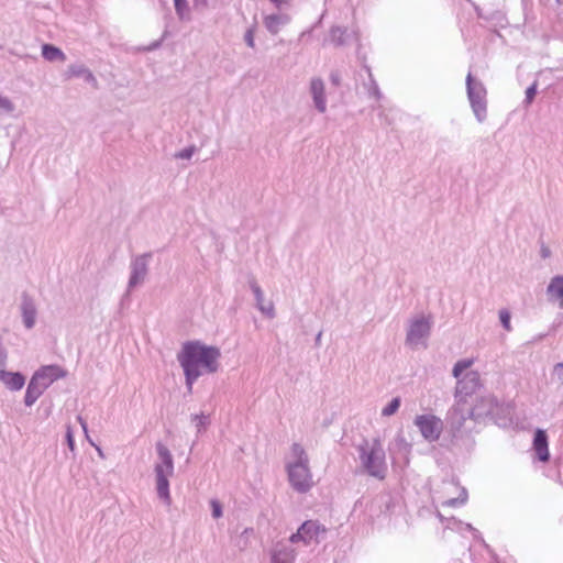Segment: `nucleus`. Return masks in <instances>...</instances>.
Returning <instances> with one entry per match:
<instances>
[{
    "label": "nucleus",
    "instance_id": "e433bc0d",
    "mask_svg": "<svg viewBox=\"0 0 563 563\" xmlns=\"http://www.w3.org/2000/svg\"><path fill=\"white\" fill-rule=\"evenodd\" d=\"M537 82H533L530 87L527 88L526 90V99H525V106L526 107H529L534 97H536V93H537Z\"/></svg>",
    "mask_w": 563,
    "mask_h": 563
},
{
    "label": "nucleus",
    "instance_id": "4c0bfd02",
    "mask_svg": "<svg viewBox=\"0 0 563 563\" xmlns=\"http://www.w3.org/2000/svg\"><path fill=\"white\" fill-rule=\"evenodd\" d=\"M195 152H196V147L189 146V147H186V148L181 150L180 152L176 153L175 157L180 158V159H190Z\"/></svg>",
    "mask_w": 563,
    "mask_h": 563
},
{
    "label": "nucleus",
    "instance_id": "f704fd0d",
    "mask_svg": "<svg viewBox=\"0 0 563 563\" xmlns=\"http://www.w3.org/2000/svg\"><path fill=\"white\" fill-rule=\"evenodd\" d=\"M210 507H211V510H212V517L214 519H219V518L222 517V515H223V507H222L221 503L218 499H211L210 500Z\"/></svg>",
    "mask_w": 563,
    "mask_h": 563
},
{
    "label": "nucleus",
    "instance_id": "393cba45",
    "mask_svg": "<svg viewBox=\"0 0 563 563\" xmlns=\"http://www.w3.org/2000/svg\"><path fill=\"white\" fill-rule=\"evenodd\" d=\"M174 5L179 20H190V9L187 0H174Z\"/></svg>",
    "mask_w": 563,
    "mask_h": 563
},
{
    "label": "nucleus",
    "instance_id": "ddd939ff",
    "mask_svg": "<svg viewBox=\"0 0 563 563\" xmlns=\"http://www.w3.org/2000/svg\"><path fill=\"white\" fill-rule=\"evenodd\" d=\"M308 91L312 99L314 109L319 113H324L327 111V95L323 79L320 77H312L309 81Z\"/></svg>",
    "mask_w": 563,
    "mask_h": 563
},
{
    "label": "nucleus",
    "instance_id": "a211bd4d",
    "mask_svg": "<svg viewBox=\"0 0 563 563\" xmlns=\"http://www.w3.org/2000/svg\"><path fill=\"white\" fill-rule=\"evenodd\" d=\"M0 382L10 390L22 389L25 384V377L19 372H9L5 367H0Z\"/></svg>",
    "mask_w": 563,
    "mask_h": 563
},
{
    "label": "nucleus",
    "instance_id": "c85d7f7f",
    "mask_svg": "<svg viewBox=\"0 0 563 563\" xmlns=\"http://www.w3.org/2000/svg\"><path fill=\"white\" fill-rule=\"evenodd\" d=\"M551 382L558 386L563 385V363H556L551 373Z\"/></svg>",
    "mask_w": 563,
    "mask_h": 563
},
{
    "label": "nucleus",
    "instance_id": "c03bdc74",
    "mask_svg": "<svg viewBox=\"0 0 563 563\" xmlns=\"http://www.w3.org/2000/svg\"><path fill=\"white\" fill-rule=\"evenodd\" d=\"M277 8H280L283 4L287 3V0H271Z\"/></svg>",
    "mask_w": 563,
    "mask_h": 563
},
{
    "label": "nucleus",
    "instance_id": "412c9836",
    "mask_svg": "<svg viewBox=\"0 0 563 563\" xmlns=\"http://www.w3.org/2000/svg\"><path fill=\"white\" fill-rule=\"evenodd\" d=\"M533 450L537 454V457L541 462H548L550 459L549 448H548V435L544 430L538 429L534 433L533 438Z\"/></svg>",
    "mask_w": 563,
    "mask_h": 563
},
{
    "label": "nucleus",
    "instance_id": "49530a36",
    "mask_svg": "<svg viewBox=\"0 0 563 563\" xmlns=\"http://www.w3.org/2000/svg\"><path fill=\"white\" fill-rule=\"evenodd\" d=\"M320 338H321V333H319L316 338V342L318 343L320 341Z\"/></svg>",
    "mask_w": 563,
    "mask_h": 563
},
{
    "label": "nucleus",
    "instance_id": "37998d69",
    "mask_svg": "<svg viewBox=\"0 0 563 563\" xmlns=\"http://www.w3.org/2000/svg\"><path fill=\"white\" fill-rule=\"evenodd\" d=\"M330 79L333 85L338 86L340 84V76L336 73H332Z\"/></svg>",
    "mask_w": 563,
    "mask_h": 563
},
{
    "label": "nucleus",
    "instance_id": "7c9ffc66",
    "mask_svg": "<svg viewBox=\"0 0 563 563\" xmlns=\"http://www.w3.org/2000/svg\"><path fill=\"white\" fill-rule=\"evenodd\" d=\"M473 364V360H461L455 363L452 374L455 378H459L461 374Z\"/></svg>",
    "mask_w": 563,
    "mask_h": 563
},
{
    "label": "nucleus",
    "instance_id": "b1692460",
    "mask_svg": "<svg viewBox=\"0 0 563 563\" xmlns=\"http://www.w3.org/2000/svg\"><path fill=\"white\" fill-rule=\"evenodd\" d=\"M42 56L48 62L64 63L66 60L65 53L52 44L42 45Z\"/></svg>",
    "mask_w": 563,
    "mask_h": 563
},
{
    "label": "nucleus",
    "instance_id": "a18cd8bd",
    "mask_svg": "<svg viewBox=\"0 0 563 563\" xmlns=\"http://www.w3.org/2000/svg\"><path fill=\"white\" fill-rule=\"evenodd\" d=\"M373 93L376 98H379V90L378 88L375 86L374 90H373Z\"/></svg>",
    "mask_w": 563,
    "mask_h": 563
},
{
    "label": "nucleus",
    "instance_id": "dca6fc26",
    "mask_svg": "<svg viewBox=\"0 0 563 563\" xmlns=\"http://www.w3.org/2000/svg\"><path fill=\"white\" fill-rule=\"evenodd\" d=\"M65 77L70 79L73 77L81 78L84 81L89 84L93 89H98V80L92 74V71L86 67L84 64H73L67 67L65 71Z\"/></svg>",
    "mask_w": 563,
    "mask_h": 563
},
{
    "label": "nucleus",
    "instance_id": "bb28decb",
    "mask_svg": "<svg viewBox=\"0 0 563 563\" xmlns=\"http://www.w3.org/2000/svg\"><path fill=\"white\" fill-rule=\"evenodd\" d=\"M346 33V30L345 29H342L340 26H334L331 29V32H330V35H331V41L335 44V45H343L345 43V40H344V35Z\"/></svg>",
    "mask_w": 563,
    "mask_h": 563
},
{
    "label": "nucleus",
    "instance_id": "4468645a",
    "mask_svg": "<svg viewBox=\"0 0 563 563\" xmlns=\"http://www.w3.org/2000/svg\"><path fill=\"white\" fill-rule=\"evenodd\" d=\"M481 386V376L476 371H471L457 382L455 398H464L475 393Z\"/></svg>",
    "mask_w": 563,
    "mask_h": 563
},
{
    "label": "nucleus",
    "instance_id": "2eb2a0df",
    "mask_svg": "<svg viewBox=\"0 0 563 563\" xmlns=\"http://www.w3.org/2000/svg\"><path fill=\"white\" fill-rule=\"evenodd\" d=\"M67 372L59 365H46L37 369L33 377L46 389L52 383L58 378H63Z\"/></svg>",
    "mask_w": 563,
    "mask_h": 563
},
{
    "label": "nucleus",
    "instance_id": "c756f323",
    "mask_svg": "<svg viewBox=\"0 0 563 563\" xmlns=\"http://www.w3.org/2000/svg\"><path fill=\"white\" fill-rule=\"evenodd\" d=\"M399 407H400V398L399 397H395V398H393L390 400V402L386 407L383 408L382 416L390 417V416H393L394 413L397 412Z\"/></svg>",
    "mask_w": 563,
    "mask_h": 563
},
{
    "label": "nucleus",
    "instance_id": "72a5a7b5",
    "mask_svg": "<svg viewBox=\"0 0 563 563\" xmlns=\"http://www.w3.org/2000/svg\"><path fill=\"white\" fill-rule=\"evenodd\" d=\"M498 316H499V320H500L504 329L506 331H511L512 327L510 323V319H511L510 312L507 309H501V310H499Z\"/></svg>",
    "mask_w": 563,
    "mask_h": 563
},
{
    "label": "nucleus",
    "instance_id": "0eeeda50",
    "mask_svg": "<svg viewBox=\"0 0 563 563\" xmlns=\"http://www.w3.org/2000/svg\"><path fill=\"white\" fill-rule=\"evenodd\" d=\"M413 424L418 428L422 438L428 442L438 441L444 428L442 419L433 413L416 416Z\"/></svg>",
    "mask_w": 563,
    "mask_h": 563
},
{
    "label": "nucleus",
    "instance_id": "ea45409f",
    "mask_svg": "<svg viewBox=\"0 0 563 563\" xmlns=\"http://www.w3.org/2000/svg\"><path fill=\"white\" fill-rule=\"evenodd\" d=\"M244 41L246 43V45L251 48H254L255 47V43H254V30L253 29H249L244 35Z\"/></svg>",
    "mask_w": 563,
    "mask_h": 563
},
{
    "label": "nucleus",
    "instance_id": "39448f33",
    "mask_svg": "<svg viewBox=\"0 0 563 563\" xmlns=\"http://www.w3.org/2000/svg\"><path fill=\"white\" fill-rule=\"evenodd\" d=\"M432 323V317L423 313L411 318L406 333V344L413 350L427 347Z\"/></svg>",
    "mask_w": 563,
    "mask_h": 563
},
{
    "label": "nucleus",
    "instance_id": "aec40b11",
    "mask_svg": "<svg viewBox=\"0 0 563 563\" xmlns=\"http://www.w3.org/2000/svg\"><path fill=\"white\" fill-rule=\"evenodd\" d=\"M289 21L290 16L286 13H273L265 15L263 23L271 34L276 35Z\"/></svg>",
    "mask_w": 563,
    "mask_h": 563
},
{
    "label": "nucleus",
    "instance_id": "a19ab883",
    "mask_svg": "<svg viewBox=\"0 0 563 563\" xmlns=\"http://www.w3.org/2000/svg\"><path fill=\"white\" fill-rule=\"evenodd\" d=\"M162 41L163 40H158V41L153 42L151 45L146 46L144 48V51H154V49L158 48L161 46V44H162Z\"/></svg>",
    "mask_w": 563,
    "mask_h": 563
},
{
    "label": "nucleus",
    "instance_id": "f03ea898",
    "mask_svg": "<svg viewBox=\"0 0 563 563\" xmlns=\"http://www.w3.org/2000/svg\"><path fill=\"white\" fill-rule=\"evenodd\" d=\"M309 455L300 443H292L286 457L288 481L294 490L300 494L309 492L313 486Z\"/></svg>",
    "mask_w": 563,
    "mask_h": 563
},
{
    "label": "nucleus",
    "instance_id": "c9c22d12",
    "mask_svg": "<svg viewBox=\"0 0 563 563\" xmlns=\"http://www.w3.org/2000/svg\"><path fill=\"white\" fill-rule=\"evenodd\" d=\"M77 420H78V422L80 423V426H81V428H82V430H84V432H85V434H86L87 440L90 442V444H92L93 446H96V450H97V452H98V455H99L100 457H102V459H103V457H104V454H103V451L101 450V448L97 446V445H96V444L90 440V438H89L86 421H85L80 416H78V417H77Z\"/></svg>",
    "mask_w": 563,
    "mask_h": 563
},
{
    "label": "nucleus",
    "instance_id": "58836bf2",
    "mask_svg": "<svg viewBox=\"0 0 563 563\" xmlns=\"http://www.w3.org/2000/svg\"><path fill=\"white\" fill-rule=\"evenodd\" d=\"M66 442L71 452L75 451V440L73 435V430L70 426H67L66 428Z\"/></svg>",
    "mask_w": 563,
    "mask_h": 563
},
{
    "label": "nucleus",
    "instance_id": "9b49d317",
    "mask_svg": "<svg viewBox=\"0 0 563 563\" xmlns=\"http://www.w3.org/2000/svg\"><path fill=\"white\" fill-rule=\"evenodd\" d=\"M249 286L255 297L256 308L268 319H274L276 317L275 305L272 300L265 299L264 292L254 276L249 277Z\"/></svg>",
    "mask_w": 563,
    "mask_h": 563
},
{
    "label": "nucleus",
    "instance_id": "7ed1b4c3",
    "mask_svg": "<svg viewBox=\"0 0 563 563\" xmlns=\"http://www.w3.org/2000/svg\"><path fill=\"white\" fill-rule=\"evenodd\" d=\"M361 466L366 474L377 479H384L387 474L385 450L378 439L364 441L360 448Z\"/></svg>",
    "mask_w": 563,
    "mask_h": 563
},
{
    "label": "nucleus",
    "instance_id": "a878e982",
    "mask_svg": "<svg viewBox=\"0 0 563 563\" xmlns=\"http://www.w3.org/2000/svg\"><path fill=\"white\" fill-rule=\"evenodd\" d=\"M14 109L15 107L9 98L0 96V120L7 115H10Z\"/></svg>",
    "mask_w": 563,
    "mask_h": 563
},
{
    "label": "nucleus",
    "instance_id": "1a4fd4ad",
    "mask_svg": "<svg viewBox=\"0 0 563 563\" xmlns=\"http://www.w3.org/2000/svg\"><path fill=\"white\" fill-rule=\"evenodd\" d=\"M325 528L318 523V521H305L296 533L289 538V543H297L302 541L308 544L311 541L320 542V536L325 533Z\"/></svg>",
    "mask_w": 563,
    "mask_h": 563
},
{
    "label": "nucleus",
    "instance_id": "9d476101",
    "mask_svg": "<svg viewBox=\"0 0 563 563\" xmlns=\"http://www.w3.org/2000/svg\"><path fill=\"white\" fill-rule=\"evenodd\" d=\"M501 410L494 397H482L472 408V415L474 420L490 418L497 421Z\"/></svg>",
    "mask_w": 563,
    "mask_h": 563
},
{
    "label": "nucleus",
    "instance_id": "cd10ccee",
    "mask_svg": "<svg viewBox=\"0 0 563 563\" xmlns=\"http://www.w3.org/2000/svg\"><path fill=\"white\" fill-rule=\"evenodd\" d=\"M191 420L196 424L197 433L202 432L209 424V416H207L205 413L192 415Z\"/></svg>",
    "mask_w": 563,
    "mask_h": 563
},
{
    "label": "nucleus",
    "instance_id": "5701e85b",
    "mask_svg": "<svg viewBox=\"0 0 563 563\" xmlns=\"http://www.w3.org/2000/svg\"><path fill=\"white\" fill-rule=\"evenodd\" d=\"M45 388L33 376L27 385L24 404L31 407L44 393Z\"/></svg>",
    "mask_w": 563,
    "mask_h": 563
},
{
    "label": "nucleus",
    "instance_id": "20e7f679",
    "mask_svg": "<svg viewBox=\"0 0 563 563\" xmlns=\"http://www.w3.org/2000/svg\"><path fill=\"white\" fill-rule=\"evenodd\" d=\"M157 462L154 466L155 485L158 498L167 506L172 504L169 477L174 475V459L163 443L156 444Z\"/></svg>",
    "mask_w": 563,
    "mask_h": 563
},
{
    "label": "nucleus",
    "instance_id": "2f4dec72",
    "mask_svg": "<svg viewBox=\"0 0 563 563\" xmlns=\"http://www.w3.org/2000/svg\"><path fill=\"white\" fill-rule=\"evenodd\" d=\"M473 364V360H461L455 363L452 374L455 378H459L461 374Z\"/></svg>",
    "mask_w": 563,
    "mask_h": 563
},
{
    "label": "nucleus",
    "instance_id": "423d86ee",
    "mask_svg": "<svg viewBox=\"0 0 563 563\" xmlns=\"http://www.w3.org/2000/svg\"><path fill=\"white\" fill-rule=\"evenodd\" d=\"M466 90L472 110L477 121L483 122L486 119L487 111L486 88L482 81L475 80L472 74L468 73L466 77Z\"/></svg>",
    "mask_w": 563,
    "mask_h": 563
},
{
    "label": "nucleus",
    "instance_id": "79ce46f5",
    "mask_svg": "<svg viewBox=\"0 0 563 563\" xmlns=\"http://www.w3.org/2000/svg\"><path fill=\"white\" fill-rule=\"evenodd\" d=\"M196 8H206L207 0H192Z\"/></svg>",
    "mask_w": 563,
    "mask_h": 563
},
{
    "label": "nucleus",
    "instance_id": "6ab92c4d",
    "mask_svg": "<svg viewBox=\"0 0 563 563\" xmlns=\"http://www.w3.org/2000/svg\"><path fill=\"white\" fill-rule=\"evenodd\" d=\"M547 297L550 302L558 303L563 309V276H554L548 287Z\"/></svg>",
    "mask_w": 563,
    "mask_h": 563
},
{
    "label": "nucleus",
    "instance_id": "f3484780",
    "mask_svg": "<svg viewBox=\"0 0 563 563\" xmlns=\"http://www.w3.org/2000/svg\"><path fill=\"white\" fill-rule=\"evenodd\" d=\"M296 558L295 549L288 542H278L272 550V563H294Z\"/></svg>",
    "mask_w": 563,
    "mask_h": 563
},
{
    "label": "nucleus",
    "instance_id": "f8f14e48",
    "mask_svg": "<svg viewBox=\"0 0 563 563\" xmlns=\"http://www.w3.org/2000/svg\"><path fill=\"white\" fill-rule=\"evenodd\" d=\"M150 254L136 256L131 263V276L128 284V291L144 283L147 275V260Z\"/></svg>",
    "mask_w": 563,
    "mask_h": 563
},
{
    "label": "nucleus",
    "instance_id": "6e6552de",
    "mask_svg": "<svg viewBox=\"0 0 563 563\" xmlns=\"http://www.w3.org/2000/svg\"><path fill=\"white\" fill-rule=\"evenodd\" d=\"M455 404L446 413V422L453 437L464 428L465 421L473 418L472 408L467 405L466 399L455 398Z\"/></svg>",
    "mask_w": 563,
    "mask_h": 563
},
{
    "label": "nucleus",
    "instance_id": "f257e3e1",
    "mask_svg": "<svg viewBox=\"0 0 563 563\" xmlns=\"http://www.w3.org/2000/svg\"><path fill=\"white\" fill-rule=\"evenodd\" d=\"M220 356L221 352L216 346L205 345L198 341L183 344L177 361L183 367L188 393L192 391V385L200 376L218 371Z\"/></svg>",
    "mask_w": 563,
    "mask_h": 563
},
{
    "label": "nucleus",
    "instance_id": "4be33fe9",
    "mask_svg": "<svg viewBox=\"0 0 563 563\" xmlns=\"http://www.w3.org/2000/svg\"><path fill=\"white\" fill-rule=\"evenodd\" d=\"M23 323L25 328L31 329L35 324L36 307L32 298L24 296L21 303Z\"/></svg>",
    "mask_w": 563,
    "mask_h": 563
},
{
    "label": "nucleus",
    "instance_id": "473e14b6",
    "mask_svg": "<svg viewBox=\"0 0 563 563\" xmlns=\"http://www.w3.org/2000/svg\"><path fill=\"white\" fill-rule=\"evenodd\" d=\"M466 500H467V492H466L465 488H462L461 489V494H460L459 497L445 500L443 503V506L453 507V506H456V505H463V504L466 503Z\"/></svg>",
    "mask_w": 563,
    "mask_h": 563
}]
</instances>
